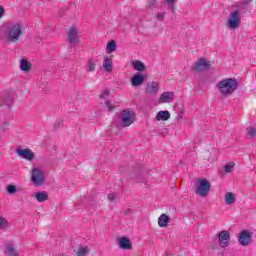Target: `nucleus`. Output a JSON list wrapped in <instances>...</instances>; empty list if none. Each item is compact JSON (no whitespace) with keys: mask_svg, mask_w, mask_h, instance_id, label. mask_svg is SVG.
<instances>
[{"mask_svg":"<svg viewBox=\"0 0 256 256\" xmlns=\"http://www.w3.org/2000/svg\"><path fill=\"white\" fill-rule=\"evenodd\" d=\"M217 87L223 95V97H227L235 92V89L239 87V83H237V79L235 78H226L217 83Z\"/></svg>","mask_w":256,"mask_h":256,"instance_id":"1","label":"nucleus"},{"mask_svg":"<svg viewBox=\"0 0 256 256\" xmlns=\"http://www.w3.org/2000/svg\"><path fill=\"white\" fill-rule=\"evenodd\" d=\"M17 192V187L15 185H8L7 186V193H9V195H15V193Z\"/></svg>","mask_w":256,"mask_h":256,"instance_id":"35","label":"nucleus"},{"mask_svg":"<svg viewBox=\"0 0 256 256\" xmlns=\"http://www.w3.org/2000/svg\"><path fill=\"white\" fill-rule=\"evenodd\" d=\"M234 167H235V163H233V162L226 164L224 167L225 173H231V171H233Z\"/></svg>","mask_w":256,"mask_h":256,"instance_id":"34","label":"nucleus"},{"mask_svg":"<svg viewBox=\"0 0 256 256\" xmlns=\"http://www.w3.org/2000/svg\"><path fill=\"white\" fill-rule=\"evenodd\" d=\"M120 171L122 172V173H125V168H120Z\"/></svg>","mask_w":256,"mask_h":256,"instance_id":"42","label":"nucleus"},{"mask_svg":"<svg viewBox=\"0 0 256 256\" xmlns=\"http://www.w3.org/2000/svg\"><path fill=\"white\" fill-rule=\"evenodd\" d=\"M55 129H59V124H55Z\"/></svg>","mask_w":256,"mask_h":256,"instance_id":"44","label":"nucleus"},{"mask_svg":"<svg viewBox=\"0 0 256 256\" xmlns=\"http://www.w3.org/2000/svg\"><path fill=\"white\" fill-rule=\"evenodd\" d=\"M238 242L242 245V247L251 245V232L248 230H242L239 234Z\"/></svg>","mask_w":256,"mask_h":256,"instance_id":"11","label":"nucleus"},{"mask_svg":"<svg viewBox=\"0 0 256 256\" xmlns=\"http://www.w3.org/2000/svg\"><path fill=\"white\" fill-rule=\"evenodd\" d=\"M23 33V25L19 23L10 24L5 34L6 41H8V43H17V41L21 39Z\"/></svg>","mask_w":256,"mask_h":256,"instance_id":"2","label":"nucleus"},{"mask_svg":"<svg viewBox=\"0 0 256 256\" xmlns=\"http://www.w3.org/2000/svg\"><path fill=\"white\" fill-rule=\"evenodd\" d=\"M109 97V90H104L102 94H100V99H107Z\"/></svg>","mask_w":256,"mask_h":256,"instance_id":"38","label":"nucleus"},{"mask_svg":"<svg viewBox=\"0 0 256 256\" xmlns=\"http://www.w3.org/2000/svg\"><path fill=\"white\" fill-rule=\"evenodd\" d=\"M159 5V0H148L146 4V9L153 10Z\"/></svg>","mask_w":256,"mask_h":256,"instance_id":"28","label":"nucleus"},{"mask_svg":"<svg viewBox=\"0 0 256 256\" xmlns=\"http://www.w3.org/2000/svg\"><path fill=\"white\" fill-rule=\"evenodd\" d=\"M17 155L21 157L22 159H25L26 161H33L35 159V153H33L32 149L26 148V149H21L18 148L16 149Z\"/></svg>","mask_w":256,"mask_h":256,"instance_id":"10","label":"nucleus"},{"mask_svg":"<svg viewBox=\"0 0 256 256\" xmlns=\"http://www.w3.org/2000/svg\"><path fill=\"white\" fill-rule=\"evenodd\" d=\"M97 67V60L89 59L86 66V71L93 72Z\"/></svg>","mask_w":256,"mask_h":256,"instance_id":"26","label":"nucleus"},{"mask_svg":"<svg viewBox=\"0 0 256 256\" xmlns=\"http://www.w3.org/2000/svg\"><path fill=\"white\" fill-rule=\"evenodd\" d=\"M6 253L8 256H19V251H17V248H15L13 244H8L6 246Z\"/></svg>","mask_w":256,"mask_h":256,"instance_id":"22","label":"nucleus"},{"mask_svg":"<svg viewBox=\"0 0 256 256\" xmlns=\"http://www.w3.org/2000/svg\"><path fill=\"white\" fill-rule=\"evenodd\" d=\"M229 241H231V234H229V231L223 230L218 234V243L223 249L229 247Z\"/></svg>","mask_w":256,"mask_h":256,"instance_id":"8","label":"nucleus"},{"mask_svg":"<svg viewBox=\"0 0 256 256\" xmlns=\"http://www.w3.org/2000/svg\"><path fill=\"white\" fill-rule=\"evenodd\" d=\"M169 219L167 214H161L158 218L159 227H167V225H169Z\"/></svg>","mask_w":256,"mask_h":256,"instance_id":"21","label":"nucleus"},{"mask_svg":"<svg viewBox=\"0 0 256 256\" xmlns=\"http://www.w3.org/2000/svg\"><path fill=\"white\" fill-rule=\"evenodd\" d=\"M169 119H171V113L167 110L160 111L156 115V121H169Z\"/></svg>","mask_w":256,"mask_h":256,"instance_id":"19","label":"nucleus"},{"mask_svg":"<svg viewBox=\"0 0 256 256\" xmlns=\"http://www.w3.org/2000/svg\"><path fill=\"white\" fill-rule=\"evenodd\" d=\"M103 69L106 73H111L113 71V60L109 57H106L103 61Z\"/></svg>","mask_w":256,"mask_h":256,"instance_id":"20","label":"nucleus"},{"mask_svg":"<svg viewBox=\"0 0 256 256\" xmlns=\"http://www.w3.org/2000/svg\"><path fill=\"white\" fill-rule=\"evenodd\" d=\"M143 83H145V77L139 73L135 74L131 79L132 87H141Z\"/></svg>","mask_w":256,"mask_h":256,"instance_id":"14","label":"nucleus"},{"mask_svg":"<svg viewBox=\"0 0 256 256\" xmlns=\"http://www.w3.org/2000/svg\"><path fill=\"white\" fill-rule=\"evenodd\" d=\"M7 225H8L7 219L0 216V230L5 229V227H7Z\"/></svg>","mask_w":256,"mask_h":256,"instance_id":"36","label":"nucleus"},{"mask_svg":"<svg viewBox=\"0 0 256 256\" xmlns=\"http://www.w3.org/2000/svg\"><path fill=\"white\" fill-rule=\"evenodd\" d=\"M88 253H89V249L87 247H82L77 250L76 255L87 256Z\"/></svg>","mask_w":256,"mask_h":256,"instance_id":"31","label":"nucleus"},{"mask_svg":"<svg viewBox=\"0 0 256 256\" xmlns=\"http://www.w3.org/2000/svg\"><path fill=\"white\" fill-rule=\"evenodd\" d=\"M10 125H11V122H9V120L2 121L0 124V130L3 132L8 131Z\"/></svg>","mask_w":256,"mask_h":256,"instance_id":"30","label":"nucleus"},{"mask_svg":"<svg viewBox=\"0 0 256 256\" xmlns=\"http://www.w3.org/2000/svg\"><path fill=\"white\" fill-rule=\"evenodd\" d=\"M118 245H119L120 249H125V250L133 249L131 240L125 236L118 240Z\"/></svg>","mask_w":256,"mask_h":256,"instance_id":"17","label":"nucleus"},{"mask_svg":"<svg viewBox=\"0 0 256 256\" xmlns=\"http://www.w3.org/2000/svg\"><path fill=\"white\" fill-rule=\"evenodd\" d=\"M146 93L148 95H157L159 93V83L157 82H150L147 84Z\"/></svg>","mask_w":256,"mask_h":256,"instance_id":"15","label":"nucleus"},{"mask_svg":"<svg viewBox=\"0 0 256 256\" xmlns=\"http://www.w3.org/2000/svg\"><path fill=\"white\" fill-rule=\"evenodd\" d=\"M226 205H233L235 203V194L232 192H227L224 196Z\"/></svg>","mask_w":256,"mask_h":256,"instance_id":"24","label":"nucleus"},{"mask_svg":"<svg viewBox=\"0 0 256 256\" xmlns=\"http://www.w3.org/2000/svg\"><path fill=\"white\" fill-rule=\"evenodd\" d=\"M211 67V62L205 58H201L194 64V71H197L198 73H202V71H209Z\"/></svg>","mask_w":256,"mask_h":256,"instance_id":"7","label":"nucleus"},{"mask_svg":"<svg viewBox=\"0 0 256 256\" xmlns=\"http://www.w3.org/2000/svg\"><path fill=\"white\" fill-rule=\"evenodd\" d=\"M108 199L112 202L115 203L117 201V196H115L113 193L108 194Z\"/></svg>","mask_w":256,"mask_h":256,"instance_id":"39","label":"nucleus"},{"mask_svg":"<svg viewBox=\"0 0 256 256\" xmlns=\"http://www.w3.org/2000/svg\"><path fill=\"white\" fill-rule=\"evenodd\" d=\"M132 67H134L136 71H145V64L139 60L133 61Z\"/></svg>","mask_w":256,"mask_h":256,"instance_id":"27","label":"nucleus"},{"mask_svg":"<svg viewBox=\"0 0 256 256\" xmlns=\"http://www.w3.org/2000/svg\"><path fill=\"white\" fill-rule=\"evenodd\" d=\"M178 119H183V115L179 114Z\"/></svg>","mask_w":256,"mask_h":256,"instance_id":"43","label":"nucleus"},{"mask_svg":"<svg viewBox=\"0 0 256 256\" xmlns=\"http://www.w3.org/2000/svg\"><path fill=\"white\" fill-rule=\"evenodd\" d=\"M241 25V11L234 10L230 13V16L227 20V27L229 29L235 30Z\"/></svg>","mask_w":256,"mask_h":256,"instance_id":"3","label":"nucleus"},{"mask_svg":"<svg viewBox=\"0 0 256 256\" xmlns=\"http://www.w3.org/2000/svg\"><path fill=\"white\" fill-rule=\"evenodd\" d=\"M165 2L168 4V9L175 13V0H165Z\"/></svg>","mask_w":256,"mask_h":256,"instance_id":"33","label":"nucleus"},{"mask_svg":"<svg viewBox=\"0 0 256 256\" xmlns=\"http://www.w3.org/2000/svg\"><path fill=\"white\" fill-rule=\"evenodd\" d=\"M166 15H167V12H165V11L158 12L155 15V19H156V21H160V23H163V21H165Z\"/></svg>","mask_w":256,"mask_h":256,"instance_id":"29","label":"nucleus"},{"mask_svg":"<svg viewBox=\"0 0 256 256\" xmlns=\"http://www.w3.org/2000/svg\"><path fill=\"white\" fill-rule=\"evenodd\" d=\"M174 93L173 92H163L160 95V98L158 99V103L162 104V103H171V101H173V97H174Z\"/></svg>","mask_w":256,"mask_h":256,"instance_id":"16","label":"nucleus"},{"mask_svg":"<svg viewBox=\"0 0 256 256\" xmlns=\"http://www.w3.org/2000/svg\"><path fill=\"white\" fill-rule=\"evenodd\" d=\"M5 16V8L0 5V19H3Z\"/></svg>","mask_w":256,"mask_h":256,"instance_id":"40","label":"nucleus"},{"mask_svg":"<svg viewBox=\"0 0 256 256\" xmlns=\"http://www.w3.org/2000/svg\"><path fill=\"white\" fill-rule=\"evenodd\" d=\"M34 197L39 203H43L49 200V194H47L45 191L36 192Z\"/></svg>","mask_w":256,"mask_h":256,"instance_id":"18","label":"nucleus"},{"mask_svg":"<svg viewBox=\"0 0 256 256\" xmlns=\"http://www.w3.org/2000/svg\"><path fill=\"white\" fill-rule=\"evenodd\" d=\"M129 213H131V209H127L124 211V215H129Z\"/></svg>","mask_w":256,"mask_h":256,"instance_id":"41","label":"nucleus"},{"mask_svg":"<svg viewBox=\"0 0 256 256\" xmlns=\"http://www.w3.org/2000/svg\"><path fill=\"white\" fill-rule=\"evenodd\" d=\"M20 69L21 71H25V73H29V71H31V63L25 59H22L20 61Z\"/></svg>","mask_w":256,"mask_h":256,"instance_id":"23","label":"nucleus"},{"mask_svg":"<svg viewBox=\"0 0 256 256\" xmlns=\"http://www.w3.org/2000/svg\"><path fill=\"white\" fill-rule=\"evenodd\" d=\"M130 179H135L136 183H145V172L143 170H134L129 172Z\"/></svg>","mask_w":256,"mask_h":256,"instance_id":"12","label":"nucleus"},{"mask_svg":"<svg viewBox=\"0 0 256 256\" xmlns=\"http://www.w3.org/2000/svg\"><path fill=\"white\" fill-rule=\"evenodd\" d=\"M247 137L248 139H253L256 136V128L250 127L247 128Z\"/></svg>","mask_w":256,"mask_h":256,"instance_id":"32","label":"nucleus"},{"mask_svg":"<svg viewBox=\"0 0 256 256\" xmlns=\"http://www.w3.org/2000/svg\"><path fill=\"white\" fill-rule=\"evenodd\" d=\"M68 41L70 45H79V29L77 27H71L68 30Z\"/></svg>","mask_w":256,"mask_h":256,"instance_id":"9","label":"nucleus"},{"mask_svg":"<svg viewBox=\"0 0 256 256\" xmlns=\"http://www.w3.org/2000/svg\"><path fill=\"white\" fill-rule=\"evenodd\" d=\"M116 50H117V43H115L114 40H111L110 42H108L106 46V51L108 55H111V53L115 52Z\"/></svg>","mask_w":256,"mask_h":256,"instance_id":"25","label":"nucleus"},{"mask_svg":"<svg viewBox=\"0 0 256 256\" xmlns=\"http://www.w3.org/2000/svg\"><path fill=\"white\" fill-rule=\"evenodd\" d=\"M105 105H106L108 111H113L115 109V106H113V104H111L110 101H106Z\"/></svg>","mask_w":256,"mask_h":256,"instance_id":"37","label":"nucleus"},{"mask_svg":"<svg viewBox=\"0 0 256 256\" xmlns=\"http://www.w3.org/2000/svg\"><path fill=\"white\" fill-rule=\"evenodd\" d=\"M0 101H2V105H11L13 101H15V92H4L0 96Z\"/></svg>","mask_w":256,"mask_h":256,"instance_id":"13","label":"nucleus"},{"mask_svg":"<svg viewBox=\"0 0 256 256\" xmlns=\"http://www.w3.org/2000/svg\"><path fill=\"white\" fill-rule=\"evenodd\" d=\"M199 185L196 188V195L199 197H207L209 191H211V183L207 179L198 180Z\"/></svg>","mask_w":256,"mask_h":256,"instance_id":"6","label":"nucleus"},{"mask_svg":"<svg viewBox=\"0 0 256 256\" xmlns=\"http://www.w3.org/2000/svg\"><path fill=\"white\" fill-rule=\"evenodd\" d=\"M31 181L35 187H41L45 183V175L43 171L37 167L32 168L31 170Z\"/></svg>","mask_w":256,"mask_h":256,"instance_id":"4","label":"nucleus"},{"mask_svg":"<svg viewBox=\"0 0 256 256\" xmlns=\"http://www.w3.org/2000/svg\"><path fill=\"white\" fill-rule=\"evenodd\" d=\"M135 123V112L131 109H126L121 115V127H129Z\"/></svg>","mask_w":256,"mask_h":256,"instance_id":"5","label":"nucleus"}]
</instances>
